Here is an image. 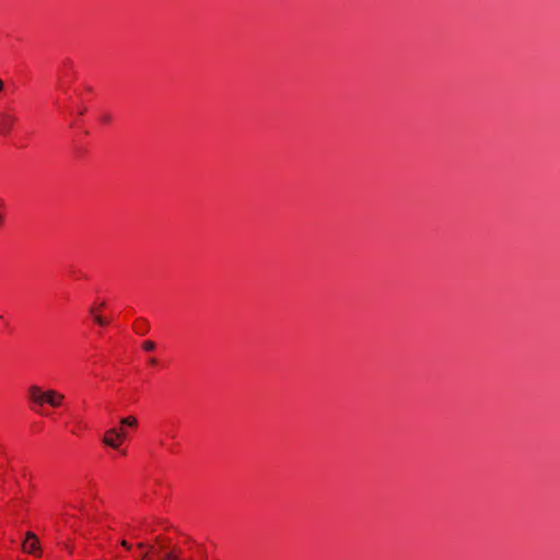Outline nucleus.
I'll return each instance as SVG.
<instances>
[{"instance_id": "nucleus-1", "label": "nucleus", "mask_w": 560, "mask_h": 560, "mask_svg": "<svg viewBox=\"0 0 560 560\" xmlns=\"http://www.w3.org/2000/svg\"><path fill=\"white\" fill-rule=\"evenodd\" d=\"M27 398L31 402V409L33 411L38 415H45V412L42 410L44 405L57 408L62 405L65 395L55 389L43 390L37 385H31L27 388Z\"/></svg>"}, {"instance_id": "nucleus-2", "label": "nucleus", "mask_w": 560, "mask_h": 560, "mask_svg": "<svg viewBox=\"0 0 560 560\" xmlns=\"http://www.w3.org/2000/svg\"><path fill=\"white\" fill-rule=\"evenodd\" d=\"M124 439V431H118L116 428H112L105 432L102 442L109 447L118 448Z\"/></svg>"}, {"instance_id": "nucleus-3", "label": "nucleus", "mask_w": 560, "mask_h": 560, "mask_svg": "<svg viewBox=\"0 0 560 560\" xmlns=\"http://www.w3.org/2000/svg\"><path fill=\"white\" fill-rule=\"evenodd\" d=\"M23 550L31 555H35V556L40 555L39 542H38L36 536L31 532H28L26 534V539L23 541Z\"/></svg>"}, {"instance_id": "nucleus-4", "label": "nucleus", "mask_w": 560, "mask_h": 560, "mask_svg": "<svg viewBox=\"0 0 560 560\" xmlns=\"http://www.w3.org/2000/svg\"><path fill=\"white\" fill-rule=\"evenodd\" d=\"M16 118L5 112L0 113V133L8 136L13 128Z\"/></svg>"}, {"instance_id": "nucleus-5", "label": "nucleus", "mask_w": 560, "mask_h": 560, "mask_svg": "<svg viewBox=\"0 0 560 560\" xmlns=\"http://www.w3.org/2000/svg\"><path fill=\"white\" fill-rule=\"evenodd\" d=\"M160 559L161 560H180L178 553H176V548L166 549L164 545L161 544L160 550Z\"/></svg>"}, {"instance_id": "nucleus-6", "label": "nucleus", "mask_w": 560, "mask_h": 560, "mask_svg": "<svg viewBox=\"0 0 560 560\" xmlns=\"http://www.w3.org/2000/svg\"><path fill=\"white\" fill-rule=\"evenodd\" d=\"M120 423H121L122 425H127V427H130V428H135V427H137V425H138V420H137V418H136V417H133V416H129V417L122 418V419L120 420Z\"/></svg>"}, {"instance_id": "nucleus-7", "label": "nucleus", "mask_w": 560, "mask_h": 560, "mask_svg": "<svg viewBox=\"0 0 560 560\" xmlns=\"http://www.w3.org/2000/svg\"><path fill=\"white\" fill-rule=\"evenodd\" d=\"M94 312H95L94 307H91V308H90V313L94 315V320H95L98 325H101V326H105V325L107 324V320H105V319H104L102 316H100V315H95V314H94Z\"/></svg>"}, {"instance_id": "nucleus-8", "label": "nucleus", "mask_w": 560, "mask_h": 560, "mask_svg": "<svg viewBox=\"0 0 560 560\" xmlns=\"http://www.w3.org/2000/svg\"><path fill=\"white\" fill-rule=\"evenodd\" d=\"M155 348V343L153 341L147 340L143 342V349L145 351H152Z\"/></svg>"}, {"instance_id": "nucleus-9", "label": "nucleus", "mask_w": 560, "mask_h": 560, "mask_svg": "<svg viewBox=\"0 0 560 560\" xmlns=\"http://www.w3.org/2000/svg\"><path fill=\"white\" fill-rule=\"evenodd\" d=\"M154 540H155L156 544H159L160 547H161V544H162V545H164L166 547V549H171L170 546H168V544H170L168 539H164V538L159 536Z\"/></svg>"}, {"instance_id": "nucleus-10", "label": "nucleus", "mask_w": 560, "mask_h": 560, "mask_svg": "<svg viewBox=\"0 0 560 560\" xmlns=\"http://www.w3.org/2000/svg\"><path fill=\"white\" fill-rule=\"evenodd\" d=\"M137 331H138L140 335L145 334V332L148 331V325H147V324H144L143 329H137Z\"/></svg>"}, {"instance_id": "nucleus-11", "label": "nucleus", "mask_w": 560, "mask_h": 560, "mask_svg": "<svg viewBox=\"0 0 560 560\" xmlns=\"http://www.w3.org/2000/svg\"><path fill=\"white\" fill-rule=\"evenodd\" d=\"M121 546L127 548V549H130V545L126 540L121 541Z\"/></svg>"}, {"instance_id": "nucleus-12", "label": "nucleus", "mask_w": 560, "mask_h": 560, "mask_svg": "<svg viewBox=\"0 0 560 560\" xmlns=\"http://www.w3.org/2000/svg\"><path fill=\"white\" fill-rule=\"evenodd\" d=\"M149 363H150V364H152V365L156 364V359L151 358V359L149 360Z\"/></svg>"}, {"instance_id": "nucleus-13", "label": "nucleus", "mask_w": 560, "mask_h": 560, "mask_svg": "<svg viewBox=\"0 0 560 560\" xmlns=\"http://www.w3.org/2000/svg\"><path fill=\"white\" fill-rule=\"evenodd\" d=\"M144 547H145V545L143 542L138 544V548H144Z\"/></svg>"}, {"instance_id": "nucleus-14", "label": "nucleus", "mask_w": 560, "mask_h": 560, "mask_svg": "<svg viewBox=\"0 0 560 560\" xmlns=\"http://www.w3.org/2000/svg\"><path fill=\"white\" fill-rule=\"evenodd\" d=\"M3 89V81L0 79V92L2 91Z\"/></svg>"}, {"instance_id": "nucleus-15", "label": "nucleus", "mask_w": 560, "mask_h": 560, "mask_svg": "<svg viewBox=\"0 0 560 560\" xmlns=\"http://www.w3.org/2000/svg\"><path fill=\"white\" fill-rule=\"evenodd\" d=\"M145 558H148V552L147 553H143L142 556V559L144 560Z\"/></svg>"}, {"instance_id": "nucleus-16", "label": "nucleus", "mask_w": 560, "mask_h": 560, "mask_svg": "<svg viewBox=\"0 0 560 560\" xmlns=\"http://www.w3.org/2000/svg\"><path fill=\"white\" fill-rule=\"evenodd\" d=\"M176 553L180 555V550L176 548ZM180 558V556H178Z\"/></svg>"}, {"instance_id": "nucleus-17", "label": "nucleus", "mask_w": 560, "mask_h": 560, "mask_svg": "<svg viewBox=\"0 0 560 560\" xmlns=\"http://www.w3.org/2000/svg\"><path fill=\"white\" fill-rule=\"evenodd\" d=\"M2 224V217L0 215V225Z\"/></svg>"}, {"instance_id": "nucleus-18", "label": "nucleus", "mask_w": 560, "mask_h": 560, "mask_svg": "<svg viewBox=\"0 0 560 560\" xmlns=\"http://www.w3.org/2000/svg\"><path fill=\"white\" fill-rule=\"evenodd\" d=\"M141 560H143V559H141Z\"/></svg>"}]
</instances>
